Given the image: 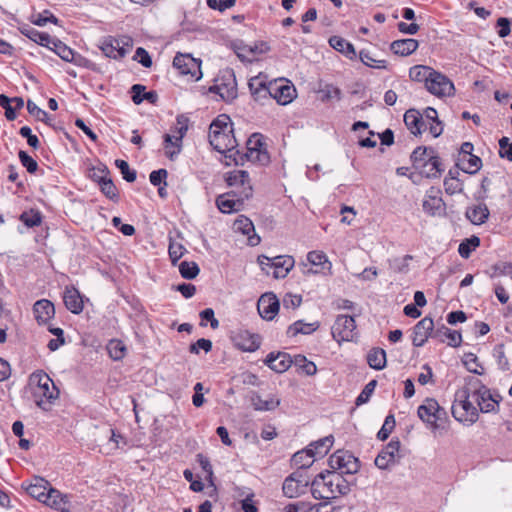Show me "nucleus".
Wrapping results in <instances>:
<instances>
[{
    "label": "nucleus",
    "instance_id": "17",
    "mask_svg": "<svg viewBox=\"0 0 512 512\" xmlns=\"http://www.w3.org/2000/svg\"><path fill=\"white\" fill-rule=\"evenodd\" d=\"M232 341L234 346L243 352H255L261 345L260 336L247 330L236 331Z\"/></svg>",
    "mask_w": 512,
    "mask_h": 512
},
{
    "label": "nucleus",
    "instance_id": "57",
    "mask_svg": "<svg viewBox=\"0 0 512 512\" xmlns=\"http://www.w3.org/2000/svg\"><path fill=\"white\" fill-rule=\"evenodd\" d=\"M27 110L30 115L35 117L37 120L49 123L51 121V117L48 115L46 111L38 107L33 101L28 100L27 102Z\"/></svg>",
    "mask_w": 512,
    "mask_h": 512
},
{
    "label": "nucleus",
    "instance_id": "38",
    "mask_svg": "<svg viewBox=\"0 0 512 512\" xmlns=\"http://www.w3.org/2000/svg\"><path fill=\"white\" fill-rule=\"evenodd\" d=\"M421 175L427 178H437L440 176L442 168L438 156L430 155L425 161L423 167L418 168Z\"/></svg>",
    "mask_w": 512,
    "mask_h": 512
},
{
    "label": "nucleus",
    "instance_id": "8",
    "mask_svg": "<svg viewBox=\"0 0 512 512\" xmlns=\"http://www.w3.org/2000/svg\"><path fill=\"white\" fill-rule=\"evenodd\" d=\"M309 484L311 482L307 471L296 470L284 480L282 490L286 497L296 498L306 492Z\"/></svg>",
    "mask_w": 512,
    "mask_h": 512
},
{
    "label": "nucleus",
    "instance_id": "27",
    "mask_svg": "<svg viewBox=\"0 0 512 512\" xmlns=\"http://www.w3.org/2000/svg\"><path fill=\"white\" fill-rule=\"evenodd\" d=\"M250 92L255 100L266 99L270 92V82H267V77L263 74L252 77L248 83Z\"/></svg>",
    "mask_w": 512,
    "mask_h": 512
},
{
    "label": "nucleus",
    "instance_id": "24",
    "mask_svg": "<svg viewBox=\"0 0 512 512\" xmlns=\"http://www.w3.org/2000/svg\"><path fill=\"white\" fill-rule=\"evenodd\" d=\"M250 401L253 408L261 412L275 410L281 403L280 398L274 394L263 397L257 392L251 394Z\"/></svg>",
    "mask_w": 512,
    "mask_h": 512
},
{
    "label": "nucleus",
    "instance_id": "9",
    "mask_svg": "<svg viewBox=\"0 0 512 512\" xmlns=\"http://www.w3.org/2000/svg\"><path fill=\"white\" fill-rule=\"evenodd\" d=\"M417 413L419 418L432 430L439 428L437 422L446 415L445 410L433 398L425 399L418 407Z\"/></svg>",
    "mask_w": 512,
    "mask_h": 512
},
{
    "label": "nucleus",
    "instance_id": "46",
    "mask_svg": "<svg viewBox=\"0 0 512 512\" xmlns=\"http://www.w3.org/2000/svg\"><path fill=\"white\" fill-rule=\"evenodd\" d=\"M49 48L66 62H72L74 60L73 50L57 39H53Z\"/></svg>",
    "mask_w": 512,
    "mask_h": 512
},
{
    "label": "nucleus",
    "instance_id": "16",
    "mask_svg": "<svg viewBox=\"0 0 512 512\" xmlns=\"http://www.w3.org/2000/svg\"><path fill=\"white\" fill-rule=\"evenodd\" d=\"M131 46L128 39H117L113 37L106 38L101 43L100 49L106 57L121 59L125 57Z\"/></svg>",
    "mask_w": 512,
    "mask_h": 512
},
{
    "label": "nucleus",
    "instance_id": "21",
    "mask_svg": "<svg viewBox=\"0 0 512 512\" xmlns=\"http://www.w3.org/2000/svg\"><path fill=\"white\" fill-rule=\"evenodd\" d=\"M226 182L231 187H239L241 190L239 194L244 198H249L252 195V186L247 171L234 170L227 174Z\"/></svg>",
    "mask_w": 512,
    "mask_h": 512
},
{
    "label": "nucleus",
    "instance_id": "51",
    "mask_svg": "<svg viewBox=\"0 0 512 512\" xmlns=\"http://www.w3.org/2000/svg\"><path fill=\"white\" fill-rule=\"evenodd\" d=\"M99 186L101 189V192L110 200L117 201L118 200V193L117 188L112 182V180L105 175L100 177L99 180Z\"/></svg>",
    "mask_w": 512,
    "mask_h": 512
},
{
    "label": "nucleus",
    "instance_id": "30",
    "mask_svg": "<svg viewBox=\"0 0 512 512\" xmlns=\"http://www.w3.org/2000/svg\"><path fill=\"white\" fill-rule=\"evenodd\" d=\"M235 52L241 60L253 61L256 54L264 53L268 50L265 43L247 45L242 42L235 44Z\"/></svg>",
    "mask_w": 512,
    "mask_h": 512
},
{
    "label": "nucleus",
    "instance_id": "52",
    "mask_svg": "<svg viewBox=\"0 0 512 512\" xmlns=\"http://www.w3.org/2000/svg\"><path fill=\"white\" fill-rule=\"evenodd\" d=\"M480 245V239L476 236H472L465 239L459 244L458 252L462 258H469L471 252Z\"/></svg>",
    "mask_w": 512,
    "mask_h": 512
},
{
    "label": "nucleus",
    "instance_id": "56",
    "mask_svg": "<svg viewBox=\"0 0 512 512\" xmlns=\"http://www.w3.org/2000/svg\"><path fill=\"white\" fill-rule=\"evenodd\" d=\"M26 35L35 43L40 44L45 47H50L54 38H52L49 34L40 32L34 28H31L27 31Z\"/></svg>",
    "mask_w": 512,
    "mask_h": 512
},
{
    "label": "nucleus",
    "instance_id": "62",
    "mask_svg": "<svg viewBox=\"0 0 512 512\" xmlns=\"http://www.w3.org/2000/svg\"><path fill=\"white\" fill-rule=\"evenodd\" d=\"M376 384H377V382L375 380H371L370 382H368L365 385L364 389L361 391V393L356 398L355 404L357 406H360V405L368 402L369 398L371 397V395L376 387Z\"/></svg>",
    "mask_w": 512,
    "mask_h": 512
},
{
    "label": "nucleus",
    "instance_id": "11",
    "mask_svg": "<svg viewBox=\"0 0 512 512\" xmlns=\"http://www.w3.org/2000/svg\"><path fill=\"white\" fill-rule=\"evenodd\" d=\"M245 157L252 163L260 165H266L269 163L270 157L261 134L254 133L249 137L246 142Z\"/></svg>",
    "mask_w": 512,
    "mask_h": 512
},
{
    "label": "nucleus",
    "instance_id": "15",
    "mask_svg": "<svg viewBox=\"0 0 512 512\" xmlns=\"http://www.w3.org/2000/svg\"><path fill=\"white\" fill-rule=\"evenodd\" d=\"M426 89L438 97L450 96L454 92V84L447 76L433 69Z\"/></svg>",
    "mask_w": 512,
    "mask_h": 512
},
{
    "label": "nucleus",
    "instance_id": "55",
    "mask_svg": "<svg viewBox=\"0 0 512 512\" xmlns=\"http://www.w3.org/2000/svg\"><path fill=\"white\" fill-rule=\"evenodd\" d=\"M107 350L112 359L120 360L125 356L126 347L122 341L113 339L109 341Z\"/></svg>",
    "mask_w": 512,
    "mask_h": 512
},
{
    "label": "nucleus",
    "instance_id": "59",
    "mask_svg": "<svg viewBox=\"0 0 512 512\" xmlns=\"http://www.w3.org/2000/svg\"><path fill=\"white\" fill-rule=\"evenodd\" d=\"M394 427H395L394 416L393 415H388L385 418V421H384L381 429L377 433L378 439L381 440V441L386 440L389 437V435L392 432V430L394 429Z\"/></svg>",
    "mask_w": 512,
    "mask_h": 512
},
{
    "label": "nucleus",
    "instance_id": "45",
    "mask_svg": "<svg viewBox=\"0 0 512 512\" xmlns=\"http://www.w3.org/2000/svg\"><path fill=\"white\" fill-rule=\"evenodd\" d=\"M456 175H458L457 170L455 172L450 170L449 177L444 179V188L446 193L449 195L461 193L463 191V184Z\"/></svg>",
    "mask_w": 512,
    "mask_h": 512
},
{
    "label": "nucleus",
    "instance_id": "61",
    "mask_svg": "<svg viewBox=\"0 0 512 512\" xmlns=\"http://www.w3.org/2000/svg\"><path fill=\"white\" fill-rule=\"evenodd\" d=\"M115 165L119 168L123 178L127 182H134L136 180V172L130 169L129 164L125 160L117 159Z\"/></svg>",
    "mask_w": 512,
    "mask_h": 512
},
{
    "label": "nucleus",
    "instance_id": "22",
    "mask_svg": "<svg viewBox=\"0 0 512 512\" xmlns=\"http://www.w3.org/2000/svg\"><path fill=\"white\" fill-rule=\"evenodd\" d=\"M246 198L239 194V197H236L235 192H229L222 195H219L216 199V204L218 209L222 213H233L239 211L243 206V201Z\"/></svg>",
    "mask_w": 512,
    "mask_h": 512
},
{
    "label": "nucleus",
    "instance_id": "49",
    "mask_svg": "<svg viewBox=\"0 0 512 512\" xmlns=\"http://www.w3.org/2000/svg\"><path fill=\"white\" fill-rule=\"evenodd\" d=\"M307 261L313 266H321L322 269H325L327 266V268L330 270L332 267V264L328 260L327 255L324 252L318 250L310 251L307 254Z\"/></svg>",
    "mask_w": 512,
    "mask_h": 512
},
{
    "label": "nucleus",
    "instance_id": "35",
    "mask_svg": "<svg viewBox=\"0 0 512 512\" xmlns=\"http://www.w3.org/2000/svg\"><path fill=\"white\" fill-rule=\"evenodd\" d=\"M319 327L320 323L318 321L308 323L303 320H298L287 328L286 334L289 337H295L298 334L309 335L315 332Z\"/></svg>",
    "mask_w": 512,
    "mask_h": 512
},
{
    "label": "nucleus",
    "instance_id": "53",
    "mask_svg": "<svg viewBox=\"0 0 512 512\" xmlns=\"http://www.w3.org/2000/svg\"><path fill=\"white\" fill-rule=\"evenodd\" d=\"M179 272L185 279H194L200 272L199 266L193 261H183L179 264Z\"/></svg>",
    "mask_w": 512,
    "mask_h": 512
},
{
    "label": "nucleus",
    "instance_id": "32",
    "mask_svg": "<svg viewBox=\"0 0 512 512\" xmlns=\"http://www.w3.org/2000/svg\"><path fill=\"white\" fill-rule=\"evenodd\" d=\"M404 122L410 132L414 135L421 134L425 125L423 115L415 109H409L406 111L404 114Z\"/></svg>",
    "mask_w": 512,
    "mask_h": 512
},
{
    "label": "nucleus",
    "instance_id": "25",
    "mask_svg": "<svg viewBox=\"0 0 512 512\" xmlns=\"http://www.w3.org/2000/svg\"><path fill=\"white\" fill-rule=\"evenodd\" d=\"M33 313L38 324H47L54 317L55 308L53 303L48 299H41L34 303Z\"/></svg>",
    "mask_w": 512,
    "mask_h": 512
},
{
    "label": "nucleus",
    "instance_id": "43",
    "mask_svg": "<svg viewBox=\"0 0 512 512\" xmlns=\"http://www.w3.org/2000/svg\"><path fill=\"white\" fill-rule=\"evenodd\" d=\"M360 61L367 67L374 69H387L388 63L384 59L375 58L369 50L362 49L359 52Z\"/></svg>",
    "mask_w": 512,
    "mask_h": 512
},
{
    "label": "nucleus",
    "instance_id": "54",
    "mask_svg": "<svg viewBox=\"0 0 512 512\" xmlns=\"http://www.w3.org/2000/svg\"><path fill=\"white\" fill-rule=\"evenodd\" d=\"M462 363L466 367V369L471 373L479 375L483 373L482 367L478 362V358L474 353H465L462 358Z\"/></svg>",
    "mask_w": 512,
    "mask_h": 512
},
{
    "label": "nucleus",
    "instance_id": "4",
    "mask_svg": "<svg viewBox=\"0 0 512 512\" xmlns=\"http://www.w3.org/2000/svg\"><path fill=\"white\" fill-rule=\"evenodd\" d=\"M29 389L35 405L43 411H50L59 397V390L53 380L42 370L30 375Z\"/></svg>",
    "mask_w": 512,
    "mask_h": 512
},
{
    "label": "nucleus",
    "instance_id": "29",
    "mask_svg": "<svg viewBox=\"0 0 512 512\" xmlns=\"http://www.w3.org/2000/svg\"><path fill=\"white\" fill-rule=\"evenodd\" d=\"M63 300L66 308L73 314L83 311V299L80 292L73 286H67L64 290Z\"/></svg>",
    "mask_w": 512,
    "mask_h": 512
},
{
    "label": "nucleus",
    "instance_id": "48",
    "mask_svg": "<svg viewBox=\"0 0 512 512\" xmlns=\"http://www.w3.org/2000/svg\"><path fill=\"white\" fill-rule=\"evenodd\" d=\"M430 155H435V152L433 149H428L426 147H417L411 155V160L413 163V166L418 169L423 167L425 161H427V158Z\"/></svg>",
    "mask_w": 512,
    "mask_h": 512
},
{
    "label": "nucleus",
    "instance_id": "36",
    "mask_svg": "<svg viewBox=\"0 0 512 512\" xmlns=\"http://www.w3.org/2000/svg\"><path fill=\"white\" fill-rule=\"evenodd\" d=\"M329 45L336 51L343 54L346 58L354 60L357 57L356 50L352 43L342 37L332 36L329 39Z\"/></svg>",
    "mask_w": 512,
    "mask_h": 512
},
{
    "label": "nucleus",
    "instance_id": "63",
    "mask_svg": "<svg viewBox=\"0 0 512 512\" xmlns=\"http://www.w3.org/2000/svg\"><path fill=\"white\" fill-rule=\"evenodd\" d=\"M18 156L21 164L27 169L29 173H35L37 171L38 163L25 151L20 150Z\"/></svg>",
    "mask_w": 512,
    "mask_h": 512
},
{
    "label": "nucleus",
    "instance_id": "42",
    "mask_svg": "<svg viewBox=\"0 0 512 512\" xmlns=\"http://www.w3.org/2000/svg\"><path fill=\"white\" fill-rule=\"evenodd\" d=\"M369 366L375 370H382L386 366V352L381 348L372 349L367 355Z\"/></svg>",
    "mask_w": 512,
    "mask_h": 512
},
{
    "label": "nucleus",
    "instance_id": "31",
    "mask_svg": "<svg viewBox=\"0 0 512 512\" xmlns=\"http://www.w3.org/2000/svg\"><path fill=\"white\" fill-rule=\"evenodd\" d=\"M433 338L439 340L440 342H444L447 339L448 345L451 347H458L462 342V336L460 332L450 330L443 324L435 329Z\"/></svg>",
    "mask_w": 512,
    "mask_h": 512
},
{
    "label": "nucleus",
    "instance_id": "33",
    "mask_svg": "<svg viewBox=\"0 0 512 512\" xmlns=\"http://www.w3.org/2000/svg\"><path fill=\"white\" fill-rule=\"evenodd\" d=\"M265 364L277 373H283L291 366V360L285 353H270L266 357Z\"/></svg>",
    "mask_w": 512,
    "mask_h": 512
},
{
    "label": "nucleus",
    "instance_id": "50",
    "mask_svg": "<svg viewBox=\"0 0 512 512\" xmlns=\"http://www.w3.org/2000/svg\"><path fill=\"white\" fill-rule=\"evenodd\" d=\"M318 93L321 95V101L323 102H328L332 99L340 100L342 97L341 90L333 84L322 85L319 88Z\"/></svg>",
    "mask_w": 512,
    "mask_h": 512
},
{
    "label": "nucleus",
    "instance_id": "39",
    "mask_svg": "<svg viewBox=\"0 0 512 512\" xmlns=\"http://www.w3.org/2000/svg\"><path fill=\"white\" fill-rule=\"evenodd\" d=\"M315 461L312 448H306L304 450L296 452L292 456V463L297 467V470H306Z\"/></svg>",
    "mask_w": 512,
    "mask_h": 512
},
{
    "label": "nucleus",
    "instance_id": "64",
    "mask_svg": "<svg viewBox=\"0 0 512 512\" xmlns=\"http://www.w3.org/2000/svg\"><path fill=\"white\" fill-rule=\"evenodd\" d=\"M499 156L508 161H512V143L509 142L507 137H503L499 140Z\"/></svg>",
    "mask_w": 512,
    "mask_h": 512
},
{
    "label": "nucleus",
    "instance_id": "58",
    "mask_svg": "<svg viewBox=\"0 0 512 512\" xmlns=\"http://www.w3.org/2000/svg\"><path fill=\"white\" fill-rule=\"evenodd\" d=\"M186 252V248L179 242L170 240L168 253L173 264H175Z\"/></svg>",
    "mask_w": 512,
    "mask_h": 512
},
{
    "label": "nucleus",
    "instance_id": "41",
    "mask_svg": "<svg viewBox=\"0 0 512 512\" xmlns=\"http://www.w3.org/2000/svg\"><path fill=\"white\" fill-rule=\"evenodd\" d=\"M457 166L468 174H475L477 173L481 166H482V160L475 155H468L466 158H459Z\"/></svg>",
    "mask_w": 512,
    "mask_h": 512
},
{
    "label": "nucleus",
    "instance_id": "34",
    "mask_svg": "<svg viewBox=\"0 0 512 512\" xmlns=\"http://www.w3.org/2000/svg\"><path fill=\"white\" fill-rule=\"evenodd\" d=\"M50 486L51 484L45 479L41 477H35L33 481L26 487V491L30 496L43 503Z\"/></svg>",
    "mask_w": 512,
    "mask_h": 512
},
{
    "label": "nucleus",
    "instance_id": "3",
    "mask_svg": "<svg viewBox=\"0 0 512 512\" xmlns=\"http://www.w3.org/2000/svg\"><path fill=\"white\" fill-rule=\"evenodd\" d=\"M310 490L315 499L330 500L348 494L350 485L340 473L327 470L313 479Z\"/></svg>",
    "mask_w": 512,
    "mask_h": 512
},
{
    "label": "nucleus",
    "instance_id": "60",
    "mask_svg": "<svg viewBox=\"0 0 512 512\" xmlns=\"http://www.w3.org/2000/svg\"><path fill=\"white\" fill-rule=\"evenodd\" d=\"M20 220L27 227H35L41 224L42 218L39 212L31 210L30 212H24L20 216Z\"/></svg>",
    "mask_w": 512,
    "mask_h": 512
},
{
    "label": "nucleus",
    "instance_id": "6",
    "mask_svg": "<svg viewBox=\"0 0 512 512\" xmlns=\"http://www.w3.org/2000/svg\"><path fill=\"white\" fill-rule=\"evenodd\" d=\"M188 130L186 121L182 117L177 118V124L172 133L163 136L165 155L170 160H175L182 150V140Z\"/></svg>",
    "mask_w": 512,
    "mask_h": 512
},
{
    "label": "nucleus",
    "instance_id": "12",
    "mask_svg": "<svg viewBox=\"0 0 512 512\" xmlns=\"http://www.w3.org/2000/svg\"><path fill=\"white\" fill-rule=\"evenodd\" d=\"M296 96V88L289 80L277 79L270 82L268 98H273L279 105L291 103Z\"/></svg>",
    "mask_w": 512,
    "mask_h": 512
},
{
    "label": "nucleus",
    "instance_id": "14",
    "mask_svg": "<svg viewBox=\"0 0 512 512\" xmlns=\"http://www.w3.org/2000/svg\"><path fill=\"white\" fill-rule=\"evenodd\" d=\"M173 66L182 75H190L194 81L202 77L201 62L189 54H177L173 59Z\"/></svg>",
    "mask_w": 512,
    "mask_h": 512
},
{
    "label": "nucleus",
    "instance_id": "20",
    "mask_svg": "<svg viewBox=\"0 0 512 512\" xmlns=\"http://www.w3.org/2000/svg\"><path fill=\"white\" fill-rule=\"evenodd\" d=\"M279 300L273 293L263 294L257 302L259 315L265 320H272L279 311Z\"/></svg>",
    "mask_w": 512,
    "mask_h": 512
},
{
    "label": "nucleus",
    "instance_id": "5",
    "mask_svg": "<svg viewBox=\"0 0 512 512\" xmlns=\"http://www.w3.org/2000/svg\"><path fill=\"white\" fill-rule=\"evenodd\" d=\"M257 262L265 274L272 275L276 279L285 278L295 263L291 256L269 258L265 255H260Z\"/></svg>",
    "mask_w": 512,
    "mask_h": 512
},
{
    "label": "nucleus",
    "instance_id": "7",
    "mask_svg": "<svg viewBox=\"0 0 512 512\" xmlns=\"http://www.w3.org/2000/svg\"><path fill=\"white\" fill-rule=\"evenodd\" d=\"M329 466L331 471L344 474H355L358 472L360 465L356 457L349 451L338 450L329 457Z\"/></svg>",
    "mask_w": 512,
    "mask_h": 512
},
{
    "label": "nucleus",
    "instance_id": "18",
    "mask_svg": "<svg viewBox=\"0 0 512 512\" xmlns=\"http://www.w3.org/2000/svg\"><path fill=\"white\" fill-rule=\"evenodd\" d=\"M400 442L392 439L377 455L375 465L379 469H388L397 463L399 458Z\"/></svg>",
    "mask_w": 512,
    "mask_h": 512
},
{
    "label": "nucleus",
    "instance_id": "10",
    "mask_svg": "<svg viewBox=\"0 0 512 512\" xmlns=\"http://www.w3.org/2000/svg\"><path fill=\"white\" fill-rule=\"evenodd\" d=\"M210 91L218 94L225 102H232L238 94L234 73L231 70L225 71L215 80V84L210 88Z\"/></svg>",
    "mask_w": 512,
    "mask_h": 512
},
{
    "label": "nucleus",
    "instance_id": "23",
    "mask_svg": "<svg viewBox=\"0 0 512 512\" xmlns=\"http://www.w3.org/2000/svg\"><path fill=\"white\" fill-rule=\"evenodd\" d=\"M233 229L235 232H239L247 236L248 244L250 246H256L261 241L260 237L255 233L253 222L243 215L239 216L234 221Z\"/></svg>",
    "mask_w": 512,
    "mask_h": 512
},
{
    "label": "nucleus",
    "instance_id": "47",
    "mask_svg": "<svg viewBox=\"0 0 512 512\" xmlns=\"http://www.w3.org/2000/svg\"><path fill=\"white\" fill-rule=\"evenodd\" d=\"M432 68L425 65H415L409 70V77L413 81L424 82L425 86L428 83L429 76L432 73Z\"/></svg>",
    "mask_w": 512,
    "mask_h": 512
},
{
    "label": "nucleus",
    "instance_id": "13",
    "mask_svg": "<svg viewBox=\"0 0 512 512\" xmlns=\"http://www.w3.org/2000/svg\"><path fill=\"white\" fill-rule=\"evenodd\" d=\"M331 334L337 342L353 341L357 334L355 319L348 315H338L331 328Z\"/></svg>",
    "mask_w": 512,
    "mask_h": 512
},
{
    "label": "nucleus",
    "instance_id": "19",
    "mask_svg": "<svg viewBox=\"0 0 512 512\" xmlns=\"http://www.w3.org/2000/svg\"><path fill=\"white\" fill-rule=\"evenodd\" d=\"M434 322L430 317L422 318L413 328L412 344L415 347H422L429 337L433 338Z\"/></svg>",
    "mask_w": 512,
    "mask_h": 512
},
{
    "label": "nucleus",
    "instance_id": "40",
    "mask_svg": "<svg viewBox=\"0 0 512 512\" xmlns=\"http://www.w3.org/2000/svg\"><path fill=\"white\" fill-rule=\"evenodd\" d=\"M489 216V210L485 204H478L466 211V217L475 225L483 224Z\"/></svg>",
    "mask_w": 512,
    "mask_h": 512
},
{
    "label": "nucleus",
    "instance_id": "1",
    "mask_svg": "<svg viewBox=\"0 0 512 512\" xmlns=\"http://www.w3.org/2000/svg\"><path fill=\"white\" fill-rule=\"evenodd\" d=\"M497 407L498 401L493 398L490 390L480 380L472 377L464 387L456 391L452 414L457 421L471 425L477 421L479 411L488 413Z\"/></svg>",
    "mask_w": 512,
    "mask_h": 512
},
{
    "label": "nucleus",
    "instance_id": "26",
    "mask_svg": "<svg viewBox=\"0 0 512 512\" xmlns=\"http://www.w3.org/2000/svg\"><path fill=\"white\" fill-rule=\"evenodd\" d=\"M438 193L439 190L433 187L426 193L423 201V210L429 215H440L444 210V202L438 196Z\"/></svg>",
    "mask_w": 512,
    "mask_h": 512
},
{
    "label": "nucleus",
    "instance_id": "44",
    "mask_svg": "<svg viewBox=\"0 0 512 512\" xmlns=\"http://www.w3.org/2000/svg\"><path fill=\"white\" fill-rule=\"evenodd\" d=\"M334 443V437L332 435H328L322 439H319L313 443H311L307 448L313 449L314 458L316 456H324L328 453L330 448Z\"/></svg>",
    "mask_w": 512,
    "mask_h": 512
},
{
    "label": "nucleus",
    "instance_id": "2",
    "mask_svg": "<svg viewBox=\"0 0 512 512\" xmlns=\"http://www.w3.org/2000/svg\"><path fill=\"white\" fill-rule=\"evenodd\" d=\"M211 146L226 157H233L238 154L237 140L233 135V125L229 116L219 115L209 127L208 134Z\"/></svg>",
    "mask_w": 512,
    "mask_h": 512
},
{
    "label": "nucleus",
    "instance_id": "28",
    "mask_svg": "<svg viewBox=\"0 0 512 512\" xmlns=\"http://www.w3.org/2000/svg\"><path fill=\"white\" fill-rule=\"evenodd\" d=\"M43 503L52 509L66 512L68 509L69 497L67 494H63L59 490L50 486Z\"/></svg>",
    "mask_w": 512,
    "mask_h": 512
},
{
    "label": "nucleus",
    "instance_id": "37",
    "mask_svg": "<svg viewBox=\"0 0 512 512\" xmlns=\"http://www.w3.org/2000/svg\"><path fill=\"white\" fill-rule=\"evenodd\" d=\"M419 43L416 39L407 38L395 40L391 43L390 49L394 54L408 56L418 48Z\"/></svg>",
    "mask_w": 512,
    "mask_h": 512
}]
</instances>
